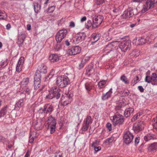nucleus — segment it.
<instances>
[{
    "label": "nucleus",
    "instance_id": "1",
    "mask_svg": "<svg viewBox=\"0 0 157 157\" xmlns=\"http://www.w3.org/2000/svg\"><path fill=\"white\" fill-rule=\"evenodd\" d=\"M60 90L56 86H53L49 90V94L46 96V98L47 99H52L56 98L58 99L60 97Z\"/></svg>",
    "mask_w": 157,
    "mask_h": 157
},
{
    "label": "nucleus",
    "instance_id": "2",
    "mask_svg": "<svg viewBox=\"0 0 157 157\" xmlns=\"http://www.w3.org/2000/svg\"><path fill=\"white\" fill-rule=\"evenodd\" d=\"M125 119L124 117L121 114H115L111 119L113 125L116 126H120L124 124Z\"/></svg>",
    "mask_w": 157,
    "mask_h": 157
},
{
    "label": "nucleus",
    "instance_id": "3",
    "mask_svg": "<svg viewBox=\"0 0 157 157\" xmlns=\"http://www.w3.org/2000/svg\"><path fill=\"white\" fill-rule=\"evenodd\" d=\"M68 77L66 75L58 76L56 78V83L61 88L66 87L69 83Z\"/></svg>",
    "mask_w": 157,
    "mask_h": 157
},
{
    "label": "nucleus",
    "instance_id": "4",
    "mask_svg": "<svg viewBox=\"0 0 157 157\" xmlns=\"http://www.w3.org/2000/svg\"><path fill=\"white\" fill-rule=\"evenodd\" d=\"M157 3V0H146L141 11V13H144L150 8L153 7Z\"/></svg>",
    "mask_w": 157,
    "mask_h": 157
},
{
    "label": "nucleus",
    "instance_id": "5",
    "mask_svg": "<svg viewBox=\"0 0 157 157\" xmlns=\"http://www.w3.org/2000/svg\"><path fill=\"white\" fill-rule=\"evenodd\" d=\"M137 13V11L136 9L129 8L124 12L122 17L124 19L132 17L134 15H136Z\"/></svg>",
    "mask_w": 157,
    "mask_h": 157
},
{
    "label": "nucleus",
    "instance_id": "6",
    "mask_svg": "<svg viewBox=\"0 0 157 157\" xmlns=\"http://www.w3.org/2000/svg\"><path fill=\"white\" fill-rule=\"evenodd\" d=\"M67 31L66 29H63L59 30L56 36V39L57 43H60L66 36Z\"/></svg>",
    "mask_w": 157,
    "mask_h": 157
},
{
    "label": "nucleus",
    "instance_id": "7",
    "mask_svg": "<svg viewBox=\"0 0 157 157\" xmlns=\"http://www.w3.org/2000/svg\"><path fill=\"white\" fill-rule=\"evenodd\" d=\"M134 136L129 131L125 132L123 136V140L124 143L126 144H128L131 143L133 139Z\"/></svg>",
    "mask_w": 157,
    "mask_h": 157
},
{
    "label": "nucleus",
    "instance_id": "8",
    "mask_svg": "<svg viewBox=\"0 0 157 157\" xmlns=\"http://www.w3.org/2000/svg\"><path fill=\"white\" fill-rule=\"evenodd\" d=\"M104 19L103 17L101 15L95 16L93 18V28H95L99 26Z\"/></svg>",
    "mask_w": 157,
    "mask_h": 157
},
{
    "label": "nucleus",
    "instance_id": "9",
    "mask_svg": "<svg viewBox=\"0 0 157 157\" xmlns=\"http://www.w3.org/2000/svg\"><path fill=\"white\" fill-rule=\"evenodd\" d=\"M81 51V48L80 47L76 46L69 49L67 53L69 55L73 56L79 53Z\"/></svg>",
    "mask_w": 157,
    "mask_h": 157
},
{
    "label": "nucleus",
    "instance_id": "10",
    "mask_svg": "<svg viewBox=\"0 0 157 157\" xmlns=\"http://www.w3.org/2000/svg\"><path fill=\"white\" fill-rule=\"evenodd\" d=\"M119 47L122 52H125L130 49V44L128 41H123L119 43Z\"/></svg>",
    "mask_w": 157,
    "mask_h": 157
},
{
    "label": "nucleus",
    "instance_id": "11",
    "mask_svg": "<svg viewBox=\"0 0 157 157\" xmlns=\"http://www.w3.org/2000/svg\"><path fill=\"white\" fill-rule=\"evenodd\" d=\"M144 123L143 121H140L136 123L133 125V129L136 132H138L142 131L144 128Z\"/></svg>",
    "mask_w": 157,
    "mask_h": 157
},
{
    "label": "nucleus",
    "instance_id": "12",
    "mask_svg": "<svg viewBox=\"0 0 157 157\" xmlns=\"http://www.w3.org/2000/svg\"><path fill=\"white\" fill-rule=\"evenodd\" d=\"M61 101L63 102L62 105L65 106L71 102L72 100V96L69 94H65L61 97Z\"/></svg>",
    "mask_w": 157,
    "mask_h": 157
},
{
    "label": "nucleus",
    "instance_id": "13",
    "mask_svg": "<svg viewBox=\"0 0 157 157\" xmlns=\"http://www.w3.org/2000/svg\"><path fill=\"white\" fill-rule=\"evenodd\" d=\"M41 75L38 72L35 73L34 79V86L35 89H37L40 86V82Z\"/></svg>",
    "mask_w": 157,
    "mask_h": 157
},
{
    "label": "nucleus",
    "instance_id": "14",
    "mask_svg": "<svg viewBox=\"0 0 157 157\" xmlns=\"http://www.w3.org/2000/svg\"><path fill=\"white\" fill-rule=\"evenodd\" d=\"M86 35L84 33H80L77 34L73 39L75 43L78 44L84 40Z\"/></svg>",
    "mask_w": 157,
    "mask_h": 157
},
{
    "label": "nucleus",
    "instance_id": "15",
    "mask_svg": "<svg viewBox=\"0 0 157 157\" xmlns=\"http://www.w3.org/2000/svg\"><path fill=\"white\" fill-rule=\"evenodd\" d=\"M24 58L23 57L20 58L17 62L16 68V71L19 73L22 70V66L24 62Z\"/></svg>",
    "mask_w": 157,
    "mask_h": 157
},
{
    "label": "nucleus",
    "instance_id": "16",
    "mask_svg": "<svg viewBox=\"0 0 157 157\" xmlns=\"http://www.w3.org/2000/svg\"><path fill=\"white\" fill-rule=\"evenodd\" d=\"M117 42V41H116L109 43L105 46V48L104 49V51L105 52L108 51V52H106L107 53L109 52L112 51L115 45V44H116Z\"/></svg>",
    "mask_w": 157,
    "mask_h": 157
},
{
    "label": "nucleus",
    "instance_id": "17",
    "mask_svg": "<svg viewBox=\"0 0 157 157\" xmlns=\"http://www.w3.org/2000/svg\"><path fill=\"white\" fill-rule=\"evenodd\" d=\"M60 56L56 54H51L49 56V60L51 62H58L59 60Z\"/></svg>",
    "mask_w": 157,
    "mask_h": 157
},
{
    "label": "nucleus",
    "instance_id": "18",
    "mask_svg": "<svg viewBox=\"0 0 157 157\" xmlns=\"http://www.w3.org/2000/svg\"><path fill=\"white\" fill-rule=\"evenodd\" d=\"M112 93V89L111 88L106 93L103 94L102 96V100L104 101L107 100L111 97Z\"/></svg>",
    "mask_w": 157,
    "mask_h": 157
},
{
    "label": "nucleus",
    "instance_id": "19",
    "mask_svg": "<svg viewBox=\"0 0 157 157\" xmlns=\"http://www.w3.org/2000/svg\"><path fill=\"white\" fill-rule=\"evenodd\" d=\"M34 126L35 129L36 130H40L42 128V124L40 120H37L34 123Z\"/></svg>",
    "mask_w": 157,
    "mask_h": 157
},
{
    "label": "nucleus",
    "instance_id": "20",
    "mask_svg": "<svg viewBox=\"0 0 157 157\" xmlns=\"http://www.w3.org/2000/svg\"><path fill=\"white\" fill-rule=\"evenodd\" d=\"M156 138V136L152 134H147L144 136V140L147 141L151 140H153Z\"/></svg>",
    "mask_w": 157,
    "mask_h": 157
},
{
    "label": "nucleus",
    "instance_id": "21",
    "mask_svg": "<svg viewBox=\"0 0 157 157\" xmlns=\"http://www.w3.org/2000/svg\"><path fill=\"white\" fill-rule=\"evenodd\" d=\"M38 70L40 73L44 74L46 73L47 71V67L44 63L41 64L39 66Z\"/></svg>",
    "mask_w": 157,
    "mask_h": 157
},
{
    "label": "nucleus",
    "instance_id": "22",
    "mask_svg": "<svg viewBox=\"0 0 157 157\" xmlns=\"http://www.w3.org/2000/svg\"><path fill=\"white\" fill-rule=\"evenodd\" d=\"M151 80H152L151 84L153 85L156 84L157 82V74L155 73H152L151 75Z\"/></svg>",
    "mask_w": 157,
    "mask_h": 157
},
{
    "label": "nucleus",
    "instance_id": "23",
    "mask_svg": "<svg viewBox=\"0 0 157 157\" xmlns=\"http://www.w3.org/2000/svg\"><path fill=\"white\" fill-rule=\"evenodd\" d=\"M85 88L88 91H89L94 88V84L93 82L86 83L85 84Z\"/></svg>",
    "mask_w": 157,
    "mask_h": 157
},
{
    "label": "nucleus",
    "instance_id": "24",
    "mask_svg": "<svg viewBox=\"0 0 157 157\" xmlns=\"http://www.w3.org/2000/svg\"><path fill=\"white\" fill-rule=\"evenodd\" d=\"M94 70L93 69L92 65H89L86 69V74L88 75H90L93 73Z\"/></svg>",
    "mask_w": 157,
    "mask_h": 157
},
{
    "label": "nucleus",
    "instance_id": "25",
    "mask_svg": "<svg viewBox=\"0 0 157 157\" xmlns=\"http://www.w3.org/2000/svg\"><path fill=\"white\" fill-rule=\"evenodd\" d=\"M134 111V109H126L124 111L125 117H129Z\"/></svg>",
    "mask_w": 157,
    "mask_h": 157
},
{
    "label": "nucleus",
    "instance_id": "26",
    "mask_svg": "<svg viewBox=\"0 0 157 157\" xmlns=\"http://www.w3.org/2000/svg\"><path fill=\"white\" fill-rule=\"evenodd\" d=\"M136 40H137V44H144L146 42V40L142 37H139L137 38Z\"/></svg>",
    "mask_w": 157,
    "mask_h": 157
},
{
    "label": "nucleus",
    "instance_id": "27",
    "mask_svg": "<svg viewBox=\"0 0 157 157\" xmlns=\"http://www.w3.org/2000/svg\"><path fill=\"white\" fill-rule=\"evenodd\" d=\"M90 58V56H86L84 58L82 59V61L81 63L79 65V68H82L83 67L84 64L86 62L88 61Z\"/></svg>",
    "mask_w": 157,
    "mask_h": 157
},
{
    "label": "nucleus",
    "instance_id": "28",
    "mask_svg": "<svg viewBox=\"0 0 157 157\" xmlns=\"http://www.w3.org/2000/svg\"><path fill=\"white\" fill-rule=\"evenodd\" d=\"M56 120L52 116H49L47 120L45 122V126L47 127L48 125L50 124L51 123H52V122Z\"/></svg>",
    "mask_w": 157,
    "mask_h": 157
},
{
    "label": "nucleus",
    "instance_id": "29",
    "mask_svg": "<svg viewBox=\"0 0 157 157\" xmlns=\"http://www.w3.org/2000/svg\"><path fill=\"white\" fill-rule=\"evenodd\" d=\"M41 6L38 3H35L34 5V9L36 13H37L40 10Z\"/></svg>",
    "mask_w": 157,
    "mask_h": 157
},
{
    "label": "nucleus",
    "instance_id": "30",
    "mask_svg": "<svg viewBox=\"0 0 157 157\" xmlns=\"http://www.w3.org/2000/svg\"><path fill=\"white\" fill-rule=\"evenodd\" d=\"M92 122V120L91 117L87 116L86 118L84 120L83 122L89 125Z\"/></svg>",
    "mask_w": 157,
    "mask_h": 157
},
{
    "label": "nucleus",
    "instance_id": "31",
    "mask_svg": "<svg viewBox=\"0 0 157 157\" xmlns=\"http://www.w3.org/2000/svg\"><path fill=\"white\" fill-rule=\"evenodd\" d=\"M149 148L151 151H155L157 150V142L151 144Z\"/></svg>",
    "mask_w": 157,
    "mask_h": 157
},
{
    "label": "nucleus",
    "instance_id": "32",
    "mask_svg": "<svg viewBox=\"0 0 157 157\" xmlns=\"http://www.w3.org/2000/svg\"><path fill=\"white\" fill-rule=\"evenodd\" d=\"M106 83V80H102L100 81L98 83V86L99 88L101 89L104 88Z\"/></svg>",
    "mask_w": 157,
    "mask_h": 157
},
{
    "label": "nucleus",
    "instance_id": "33",
    "mask_svg": "<svg viewBox=\"0 0 157 157\" xmlns=\"http://www.w3.org/2000/svg\"><path fill=\"white\" fill-rule=\"evenodd\" d=\"M23 99H20L16 104L15 108L22 107L24 105L23 103Z\"/></svg>",
    "mask_w": 157,
    "mask_h": 157
},
{
    "label": "nucleus",
    "instance_id": "34",
    "mask_svg": "<svg viewBox=\"0 0 157 157\" xmlns=\"http://www.w3.org/2000/svg\"><path fill=\"white\" fill-rule=\"evenodd\" d=\"M29 78H24L21 82V85L23 86L27 85L29 83Z\"/></svg>",
    "mask_w": 157,
    "mask_h": 157
},
{
    "label": "nucleus",
    "instance_id": "35",
    "mask_svg": "<svg viewBox=\"0 0 157 157\" xmlns=\"http://www.w3.org/2000/svg\"><path fill=\"white\" fill-rule=\"evenodd\" d=\"M116 140V138L112 136L110 138H109L106 139V140L105 141V143L109 144L113 141H115Z\"/></svg>",
    "mask_w": 157,
    "mask_h": 157
},
{
    "label": "nucleus",
    "instance_id": "36",
    "mask_svg": "<svg viewBox=\"0 0 157 157\" xmlns=\"http://www.w3.org/2000/svg\"><path fill=\"white\" fill-rule=\"evenodd\" d=\"M120 79L125 84H127L129 83V81L128 79L124 75L121 76Z\"/></svg>",
    "mask_w": 157,
    "mask_h": 157
},
{
    "label": "nucleus",
    "instance_id": "37",
    "mask_svg": "<svg viewBox=\"0 0 157 157\" xmlns=\"http://www.w3.org/2000/svg\"><path fill=\"white\" fill-rule=\"evenodd\" d=\"M140 80H139V78L138 76H136L131 81V85L133 86L135 85Z\"/></svg>",
    "mask_w": 157,
    "mask_h": 157
},
{
    "label": "nucleus",
    "instance_id": "38",
    "mask_svg": "<svg viewBox=\"0 0 157 157\" xmlns=\"http://www.w3.org/2000/svg\"><path fill=\"white\" fill-rule=\"evenodd\" d=\"M55 71L54 70L52 69L49 72L48 75L45 77V80H47L48 78H49V79L51 78L55 74Z\"/></svg>",
    "mask_w": 157,
    "mask_h": 157
},
{
    "label": "nucleus",
    "instance_id": "39",
    "mask_svg": "<svg viewBox=\"0 0 157 157\" xmlns=\"http://www.w3.org/2000/svg\"><path fill=\"white\" fill-rule=\"evenodd\" d=\"M7 17L6 13L4 11H0V19H4Z\"/></svg>",
    "mask_w": 157,
    "mask_h": 157
},
{
    "label": "nucleus",
    "instance_id": "40",
    "mask_svg": "<svg viewBox=\"0 0 157 157\" xmlns=\"http://www.w3.org/2000/svg\"><path fill=\"white\" fill-rule=\"evenodd\" d=\"M89 125L83 122L82 130L83 131H86L88 129Z\"/></svg>",
    "mask_w": 157,
    "mask_h": 157
},
{
    "label": "nucleus",
    "instance_id": "41",
    "mask_svg": "<svg viewBox=\"0 0 157 157\" xmlns=\"http://www.w3.org/2000/svg\"><path fill=\"white\" fill-rule=\"evenodd\" d=\"M132 54L133 56L137 57L140 54V51L138 50H134L132 52Z\"/></svg>",
    "mask_w": 157,
    "mask_h": 157
},
{
    "label": "nucleus",
    "instance_id": "42",
    "mask_svg": "<svg viewBox=\"0 0 157 157\" xmlns=\"http://www.w3.org/2000/svg\"><path fill=\"white\" fill-rule=\"evenodd\" d=\"M55 6H53L49 7L47 10V11L49 13H52L55 9Z\"/></svg>",
    "mask_w": 157,
    "mask_h": 157
},
{
    "label": "nucleus",
    "instance_id": "43",
    "mask_svg": "<svg viewBox=\"0 0 157 157\" xmlns=\"http://www.w3.org/2000/svg\"><path fill=\"white\" fill-rule=\"evenodd\" d=\"M6 112V109H2L0 111V117H3Z\"/></svg>",
    "mask_w": 157,
    "mask_h": 157
},
{
    "label": "nucleus",
    "instance_id": "44",
    "mask_svg": "<svg viewBox=\"0 0 157 157\" xmlns=\"http://www.w3.org/2000/svg\"><path fill=\"white\" fill-rule=\"evenodd\" d=\"M56 128V126L55 125L50 126L49 128H50V133L51 134L55 132Z\"/></svg>",
    "mask_w": 157,
    "mask_h": 157
},
{
    "label": "nucleus",
    "instance_id": "45",
    "mask_svg": "<svg viewBox=\"0 0 157 157\" xmlns=\"http://www.w3.org/2000/svg\"><path fill=\"white\" fill-rule=\"evenodd\" d=\"M145 81L148 83H151L152 80H151V76H146L145 79Z\"/></svg>",
    "mask_w": 157,
    "mask_h": 157
},
{
    "label": "nucleus",
    "instance_id": "46",
    "mask_svg": "<svg viewBox=\"0 0 157 157\" xmlns=\"http://www.w3.org/2000/svg\"><path fill=\"white\" fill-rule=\"evenodd\" d=\"M100 35L99 34H96L93 37L94 42H95L97 41L99 39Z\"/></svg>",
    "mask_w": 157,
    "mask_h": 157
},
{
    "label": "nucleus",
    "instance_id": "47",
    "mask_svg": "<svg viewBox=\"0 0 157 157\" xmlns=\"http://www.w3.org/2000/svg\"><path fill=\"white\" fill-rule=\"evenodd\" d=\"M7 59H6L4 60H2L0 63V66L2 67L6 66L8 64Z\"/></svg>",
    "mask_w": 157,
    "mask_h": 157
},
{
    "label": "nucleus",
    "instance_id": "48",
    "mask_svg": "<svg viewBox=\"0 0 157 157\" xmlns=\"http://www.w3.org/2000/svg\"><path fill=\"white\" fill-rule=\"evenodd\" d=\"M94 148V153L95 154L99 151L101 149V147L99 146H95V147H93Z\"/></svg>",
    "mask_w": 157,
    "mask_h": 157
},
{
    "label": "nucleus",
    "instance_id": "49",
    "mask_svg": "<svg viewBox=\"0 0 157 157\" xmlns=\"http://www.w3.org/2000/svg\"><path fill=\"white\" fill-rule=\"evenodd\" d=\"M59 43H57V44L55 47V50L56 51H59L61 48V45L58 44Z\"/></svg>",
    "mask_w": 157,
    "mask_h": 157
},
{
    "label": "nucleus",
    "instance_id": "50",
    "mask_svg": "<svg viewBox=\"0 0 157 157\" xmlns=\"http://www.w3.org/2000/svg\"><path fill=\"white\" fill-rule=\"evenodd\" d=\"M92 26V23L91 21H88L87 23L85 24V26L86 28L89 29Z\"/></svg>",
    "mask_w": 157,
    "mask_h": 157
},
{
    "label": "nucleus",
    "instance_id": "51",
    "mask_svg": "<svg viewBox=\"0 0 157 157\" xmlns=\"http://www.w3.org/2000/svg\"><path fill=\"white\" fill-rule=\"evenodd\" d=\"M34 137L30 134L29 137V142L31 144L32 143L34 140Z\"/></svg>",
    "mask_w": 157,
    "mask_h": 157
},
{
    "label": "nucleus",
    "instance_id": "52",
    "mask_svg": "<svg viewBox=\"0 0 157 157\" xmlns=\"http://www.w3.org/2000/svg\"><path fill=\"white\" fill-rule=\"evenodd\" d=\"M56 120H55L54 121L52 122V123H51V124H49L47 126V128L48 129H49V127H50V126H52L53 125L56 126Z\"/></svg>",
    "mask_w": 157,
    "mask_h": 157
},
{
    "label": "nucleus",
    "instance_id": "53",
    "mask_svg": "<svg viewBox=\"0 0 157 157\" xmlns=\"http://www.w3.org/2000/svg\"><path fill=\"white\" fill-rule=\"evenodd\" d=\"M18 37L19 40L21 38V42H24L25 39V36L24 34H22L20 36H19Z\"/></svg>",
    "mask_w": 157,
    "mask_h": 157
},
{
    "label": "nucleus",
    "instance_id": "54",
    "mask_svg": "<svg viewBox=\"0 0 157 157\" xmlns=\"http://www.w3.org/2000/svg\"><path fill=\"white\" fill-rule=\"evenodd\" d=\"M106 127L109 131L112 130V124L110 123H108L106 124Z\"/></svg>",
    "mask_w": 157,
    "mask_h": 157
},
{
    "label": "nucleus",
    "instance_id": "55",
    "mask_svg": "<svg viewBox=\"0 0 157 157\" xmlns=\"http://www.w3.org/2000/svg\"><path fill=\"white\" fill-rule=\"evenodd\" d=\"M53 105H52V103H49L46 104L45 105L44 108H53Z\"/></svg>",
    "mask_w": 157,
    "mask_h": 157
},
{
    "label": "nucleus",
    "instance_id": "56",
    "mask_svg": "<svg viewBox=\"0 0 157 157\" xmlns=\"http://www.w3.org/2000/svg\"><path fill=\"white\" fill-rule=\"evenodd\" d=\"M140 117H139L138 114L137 113L131 119V121H134L135 120H136L138 118Z\"/></svg>",
    "mask_w": 157,
    "mask_h": 157
},
{
    "label": "nucleus",
    "instance_id": "57",
    "mask_svg": "<svg viewBox=\"0 0 157 157\" xmlns=\"http://www.w3.org/2000/svg\"><path fill=\"white\" fill-rule=\"evenodd\" d=\"M105 0H96V3L98 5L102 4L105 2Z\"/></svg>",
    "mask_w": 157,
    "mask_h": 157
},
{
    "label": "nucleus",
    "instance_id": "58",
    "mask_svg": "<svg viewBox=\"0 0 157 157\" xmlns=\"http://www.w3.org/2000/svg\"><path fill=\"white\" fill-rule=\"evenodd\" d=\"M98 142L97 140L93 142L91 144V146L92 147H95V146H98Z\"/></svg>",
    "mask_w": 157,
    "mask_h": 157
},
{
    "label": "nucleus",
    "instance_id": "59",
    "mask_svg": "<svg viewBox=\"0 0 157 157\" xmlns=\"http://www.w3.org/2000/svg\"><path fill=\"white\" fill-rule=\"evenodd\" d=\"M140 140V137H136L135 138V145H137L139 142V141Z\"/></svg>",
    "mask_w": 157,
    "mask_h": 157
},
{
    "label": "nucleus",
    "instance_id": "60",
    "mask_svg": "<svg viewBox=\"0 0 157 157\" xmlns=\"http://www.w3.org/2000/svg\"><path fill=\"white\" fill-rule=\"evenodd\" d=\"M54 157H62V153L60 152L56 153Z\"/></svg>",
    "mask_w": 157,
    "mask_h": 157
},
{
    "label": "nucleus",
    "instance_id": "61",
    "mask_svg": "<svg viewBox=\"0 0 157 157\" xmlns=\"http://www.w3.org/2000/svg\"><path fill=\"white\" fill-rule=\"evenodd\" d=\"M119 10L118 8H115L114 7L113 10V12L114 13H116V14H118L119 13Z\"/></svg>",
    "mask_w": 157,
    "mask_h": 157
},
{
    "label": "nucleus",
    "instance_id": "62",
    "mask_svg": "<svg viewBox=\"0 0 157 157\" xmlns=\"http://www.w3.org/2000/svg\"><path fill=\"white\" fill-rule=\"evenodd\" d=\"M69 26L71 28H74L75 26V24L74 21H72L70 23Z\"/></svg>",
    "mask_w": 157,
    "mask_h": 157
},
{
    "label": "nucleus",
    "instance_id": "63",
    "mask_svg": "<svg viewBox=\"0 0 157 157\" xmlns=\"http://www.w3.org/2000/svg\"><path fill=\"white\" fill-rule=\"evenodd\" d=\"M129 93L128 91H124L122 93V96H126L128 95Z\"/></svg>",
    "mask_w": 157,
    "mask_h": 157
},
{
    "label": "nucleus",
    "instance_id": "64",
    "mask_svg": "<svg viewBox=\"0 0 157 157\" xmlns=\"http://www.w3.org/2000/svg\"><path fill=\"white\" fill-rule=\"evenodd\" d=\"M152 125L154 128L157 130V121H156L154 124H152Z\"/></svg>",
    "mask_w": 157,
    "mask_h": 157
}]
</instances>
